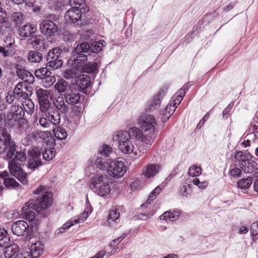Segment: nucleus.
<instances>
[{"label": "nucleus", "mask_w": 258, "mask_h": 258, "mask_svg": "<svg viewBox=\"0 0 258 258\" xmlns=\"http://www.w3.org/2000/svg\"><path fill=\"white\" fill-rule=\"evenodd\" d=\"M73 225V223L72 222H71L70 220L64 224L62 227L56 229L55 231V234L56 235H59L60 233H62L65 232V230L70 228L71 226Z\"/></svg>", "instance_id": "13d9d810"}, {"label": "nucleus", "mask_w": 258, "mask_h": 258, "mask_svg": "<svg viewBox=\"0 0 258 258\" xmlns=\"http://www.w3.org/2000/svg\"><path fill=\"white\" fill-rule=\"evenodd\" d=\"M37 28L29 23L20 26L18 29L19 35L23 38L32 36L36 32Z\"/></svg>", "instance_id": "6ab92c4d"}, {"label": "nucleus", "mask_w": 258, "mask_h": 258, "mask_svg": "<svg viewBox=\"0 0 258 258\" xmlns=\"http://www.w3.org/2000/svg\"><path fill=\"white\" fill-rule=\"evenodd\" d=\"M98 65L96 62H89L83 66V70L87 73H91L96 71Z\"/></svg>", "instance_id": "a18cd8bd"}, {"label": "nucleus", "mask_w": 258, "mask_h": 258, "mask_svg": "<svg viewBox=\"0 0 258 258\" xmlns=\"http://www.w3.org/2000/svg\"><path fill=\"white\" fill-rule=\"evenodd\" d=\"M45 116L47 118L48 120L54 125H58L60 122V116L59 112L56 110L51 108L44 110Z\"/></svg>", "instance_id": "f3484780"}, {"label": "nucleus", "mask_w": 258, "mask_h": 258, "mask_svg": "<svg viewBox=\"0 0 258 258\" xmlns=\"http://www.w3.org/2000/svg\"><path fill=\"white\" fill-rule=\"evenodd\" d=\"M26 159V155L23 152H16L12 160H15L16 162L23 163L25 161Z\"/></svg>", "instance_id": "4d7b16f0"}, {"label": "nucleus", "mask_w": 258, "mask_h": 258, "mask_svg": "<svg viewBox=\"0 0 258 258\" xmlns=\"http://www.w3.org/2000/svg\"><path fill=\"white\" fill-rule=\"evenodd\" d=\"M18 99L13 92H9L7 94V95L6 97V101L11 104L13 103L15 99Z\"/></svg>", "instance_id": "69168bd1"}, {"label": "nucleus", "mask_w": 258, "mask_h": 258, "mask_svg": "<svg viewBox=\"0 0 258 258\" xmlns=\"http://www.w3.org/2000/svg\"><path fill=\"white\" fill-rule=\"evenodd\" d=\"M31 257H32V255L29 249L20 250L17 256V258H31Z\"/></svg>", "instance_id": "052dcab7"}, {"label": "nucleus", "mask_w": 258, "mask_h": 258, "mask_svg": "<svg viewBox=\"0 0 258 258\" xmlns=\"http://www.w3.org/2000/svg\"><path fill=\"white\" fill-rule=\"evenodd\" d=\"M56 151L54 148H45L42 152V156L44 159L46 161L51 160L55 156Z\"/></svg>", "instance_id": "58836bf2"}, {"label": "nucleus", "mask_w": 258, "mask_h": 258, "mask_svg": "<svg viewBox=\"0 0 258 258\" xmlns=\"http://www.w3.org/2000/svg\"><path fill=\"white\" fill-rule=\"evenodd\" d=\"M24 114L25 112L23 110V108L19 104H15L14 105L11 106L10 111L8 113V114H9V117H11L10 119L12 118V115H15L16 118H20L22 116H24Z\"/></svg>", "instance_id": "7c9ffc66"}, {"label": "nucleus", "mask_w": 258, "mask_h": 258, "mask_svg": "<svg viewBox=\"0 0 258 258\" xmlns=\"http://www.w3.org/2000/svg\"><path fill=\"white\" fill-rule=\"evenodd\" d=\"M88 212L87 211H84L82 213L80 214L78 218L71 219L70 221L71 222H72L74 225L75 224L80 223L85 221L88 217Z\"/></svg>", "instance_id": "09e8293b"}, {"label": "nucleus", "mask_w": 258, "mask_h": 258, "mask_svg": "<svg viewBox=\"0 0 258 258\" xmlns=\"http://www.w3.org/2000/svg\"><path fill=\"white\" fill-rule=\"evenodd\" d=\"M251 177L242 179L237 182V186L241 189H246L248 188L252 184Z\"/></svg>", "instance_id": "79ce46f5"}, {"label": "nucleus", "mask_w": 258, "mask_h": 258, "mask_svg": "<svg viewBox=\"0 0 258 258\" xmlns=\"http://www.w3.org/2000/svg\"><path fill=\"white\" fill-rule=\"evenodd\" d=\"M81 10L70 8L64 15V18L67 22L69 23H75L80 20L82 16Z\"/></svg>", "instance_id": "2eb2a0df"}, {"label": "nucleus", "mask_w": 258, "mask_h": 258, "mask_svg": "<svg viewBox=\"0 0 258 258\" xmlns=\"http://www.w3.org/2000/svg\"><path fill=\"white\" fill-rule=\"evenodd\" d=\"M11 229L14 234L23 236L28 233L29 225L25 221L20 220L13 224Z\"/></svg>", "instance_id": "4468645a"}, {"label": "nucleus", "mask_w": 258, "mask_h": 258, "mask_svg": "<svg viewBox=\"0 0 258 258\" xmlns=\"http://www.w3.org/2000/svg\"><path fill=\"white\" fill-rule=\"evenodd\" d=\"M35 205L34 201H29L25 204L22 209V214L30 220H33L35 217V213L32 211L35 210Z\"/></svg>", "instance_id": "dca6fc26"}, {"label": "nucleus", "mask_w": 258, "mask_h": 258, "mask_svg": "<svg viewBox=\"0 0 258 258\" xmlns=\"http://www.w3.org/2000/svg\"><path fill=\"white\" fill-rule=\"evenodd\" d=\"M69 4L71 7V8L81 10V11L84 10V13L88 11V8H84V1L83 0H70Z\"/></svg>", "instance_id": "e433bc0d"}, {"label": "nucleus", "mask_w": 258, "mask_h": 258, "mask_svg": "<svg viewBox=\"0 0 258 258\" xmlns=\"http://www.w3.org/2000/svg\"><path fill=\"white\" fill-rule=\"evenodd\" d=\"M43 244L40 241H36L31 246L30 252L33 258H37L43 252Z\"/></svg>", "instance_id": "cd10ccee"}, {"label": "nucleus", "mask_w": 258, "mask_h": 258, "mask_svg": "<svg viewBox=\"0 0 258 258\" xmlns=\"http://www.w3.org/2000/svg\"><path fill=\"white\" fill-rule=\"evenodd\" d=\"M56 81L55 77L51 75L46 76L43 78V84L45 88H48L52 85Z\"/></svg>", "instance_id": "de8ad7c7"}, {"label": "nucleus", "mask_w": 258, "mask_h": 258, "mask_svg": "<svg viewBox=\"0 0 258 258\" xmlns=\"http://www.w3.org/2000/svg\"><path fill=\"white\" fill-rule=\"evenodd\" d=\"M4 185L8 187H14L18 185V183L13 178H7L4 179Z\"/></svg>", "instance_id": "5fc2aeb1"}, {"label": "nucleus", "mask_w": 258, "mask_h": 258, "mask_svg": "<svg viewBox=\"0 0 258 258\" xmlns=\"http://www.w3.org/2000/svg\"><path fill=\"white\" fill-rule=\"evenodd\" d=\"M20 9L19 5L14 2H12L8 8L11 20L17 25L21 24L24 21L23 15L17 11Z\"/></svg>", "instance_id": "9d476101"}, {"label": "nucleus", "mask_w": 258, "mask_h": 258, "mask_svg": "<svg viewBox=\"0 0 258 258\" xmlns=\"http://www.w3.org/2000/svg\"><path fill=\"white\" fill-rule=\"evenodd\" d=\"M43 58V54L38 51L31 50L28 54V60L30 62H39Z\"/></svg>", "instance_id": "c9c22d12"}, {"label": "nucleus", "mask_w": 258, "mask_h": 258, "mask_svg": "<svg viewBox=\"0 0 258 258\" xmlns=\"http://www.w3.org/2000/svg\"><path fill=\"white\" fill-rule=\"evenodd\" d=\"M138 124L144 130V134L140 130V134H141L145 145L139 148V156H141L145 153L153 143L155 139V126L156 122L154 117L152 115H144L141 116L138 119Z\"/></svg>", "instance_id": "f257e3e1"}, {"label": "nucleus", "mask_w": 258, "mask_h": 258, "mask_svg": "<svg viewBox=\"0 0 258 258\" xmlns=\"http://www.w3.org/2000/svg\"><path fill=\"white\" fill-rule=\"evenodd\" d=\"M39 28L42 34L48 36H54L58 31L57 26L48 20H43L40 23Z\"/></svg>", "instance_id": "9b49d317"}, {"label": "nucleus", "mask_w": 258, "mask_h": 258, "mask_svg": "<svg viewBox=\"0 0 258 258\" xmlns=\"http://www.w3.org/2000/svg\"><path fill=\"white\" fill-rule=\"evenodd\" d=\"M12 118L10 119L9 114H7V124L11 127H16L17 128H23L24 125L26 124L27 120L24 118V116L16 118L15 115H12Z\"/></svg>", "instance_id": "412c9836"}, {"label": "nucleus", "mask_w": 258, "mask_h": 258, "mask_svg": "<svg viewBox=\"0 0 258 258\" xmlns=\"http://www.w3.org/2000/svg\"><path fill=\"white\" fill-rule=\"evenodd\" d=\"M256 163L248 160L240 163V167L245 173H252L256 169Z\"/></svg>", "instance_id": "c756f323"}, {"label": "nucleus", "mask_w": 258, "mask_h": 258, "mask_svg": "<svg viewBox=\"0 0 258 258\" xmlns=\"http://www.w3.org/2000/svg\"><path fill=\"white\" fill-rule=\"evenodd\" d=\"M126 171V167L123 162L117 160H111L109 162L107 172L113 177L122 176Z\"/></svg>", "instance_id": "39448f33"}, {"label": "nucleus", "mask_w": 258, "mask_h": 258, "mask_svg": "<svg viewBox=\"0 0 258 258\" xmlns=\"http://www.w3.org/2000/svg\"><path fill=\"white\" fill-rule=\"evenodd\" d=\"M53 102V104L56 108L57 109L63 114H67L69 110V108L66 104L64 102V96L62 97L61 95L51 98Z\"/></svg>", "instance_id": "aec40b11"}, {"label": "nucleus", "mask_w": 258, "mask_h": 258, "mask_svg": "<svg viewBox=\"0 0 258 258\" xmlns=\"http://www.w3.org/2000/svg\"><path fill=\"white\" fill-rule=\"evenodd\" d=\"M4 140L5 141L0 138V154L3 153L6 151V148H8L9 149L7 153V157L9 159H11L14 156L16 151L15 143L14 142V145L13 146V150H11L10 143H7L6 139H4Z\"/></svg>", "instance_id": "393cba45"}, {"label": "nucleus", "mask_w": 258, "mask_h": 258, "mask_svg": "<svg viewBox=\"0 0 258 258\" xmlns=\"http://www.w3.org/2000/svg\"><path fill=\"white\" fill-rule=\"evenodd\" d=\"M52 91L39 88L36 91V95L38 98L40 108L44 111L48 109L51 105L49 98L51 99Z\"/></svg>", "instance_id": "423d86ee"}, {"label": "nucleus", "mask_w": 258, "mask_h": 258, "mask_svg": "<svg viewBox=\"0 0 258 258\" xmlns=\"http://www.w3.org/2000/svg\"><path fill=\"white\" fill-rule=\"evenodd\" d=\"M10 238L7 231L4 228L0 229V246H6L10 242Z\"/></svg>", "instance_id": "4c0bfd02"}, {"label": "nucleus", "mask_w": 258, "mask_h": 258, "mask_svg": "<svg viewBox=\"0 0 258 258\" xmlns=\"http://www.w3.org/2000/svg\"><path fill=\"white\" fill-rule=\"evenodd\" d=\"M61 50L59 47H55L50 50L47 54V60L49 61L51 59L59 58Z\"/></svg>", "instance_id": "ea45409f"}, {"label": "nucleus", "mask_w": 258, "mask_h": 258, "mask_svg": "<svg viewBox=\"0 0 258 258\" xmlns=\"http://www.w3.org/2000/svg\"><path fill=\"white\" fill-rule=\"evenodd\" d=\"M17 74L20 78L24 81V83L31 84L34 82V78L28 71L23 68H18Z\"/></svg>", "instance_id": "b1692460"}, {"label": "nucleus", "mask_w": 258, "mask_h": 258, "mask_svg": "<svg viewBox=\"0 0 258 258\" xmlns=\"http://www.w3.org/2000/svg\"><path fill=\"white\" fill-rule=\"evenodd\" d=\"M170 109H172V108L167 105L166 107L163 110L162 113L161 117L162 121H165L167 120L169 118L172 114H173L174 111H172L170 110Z\"/></svg>", "instance_id": "603ef678"}, {"label": "nucleus", "mask_w": 258, "mask_h": 258, "mask_svg": "<svg viewBox=\"0 0 258 258\" xmlns=\"http://www.w3.org/2000/svg\"><path fill=\"white\" fill-rule=\"evenodd\" d=\"M33 194L38 195L34 201L35 211L39 212L50 207L52 203V194L47 190L44 186H39Z\"/></svg>", "instance_id": "7ed1b4c3"}, {"label": "nucleus", "mask_w": 258, "mask_h": 258, "mask_svg": "<svg viewBox=\"0 0 258 258\" xmlns=\"http://www.w3.org/2000/svg\"><path fill=\"white\" fill-rule=\"evenodd\" d=\"M4 46L0 47V53H2L4 56H8L13 55L15 53V40L14 37L8 35L4 38Z\"/></svg>", "instance_id": "1a4fd4ad"}, {"label": "nucleus", "mask_w": 258, "mask_h": 258, "mask_svg": "<svg viewBox=\"0 0 258 258\" xmlns=\"http://www.w3.org/2000/svg\"><path fill=\"white\" fill-rule=\"evenodd\" d=\"M21 163L16 162L15 160H12L9 164V170L13 176L23 184H26L27 183V174L21 168Z\"/></svg>", "instance_id": "0eeeda50"}, {"label": "nucleus", "mask_w": 258, "mask_h": 258, "mask_svg": "<svg viewBox=\"0 0 258 258\" xmlns=\"http://www.w3.org/2000/svg\"><path fill=\"white\" fill-rule=\"evenodd\" d=\"M54 88L60 95H62V94H66L72 88L69 85L68 82L61 79L54 84Z\"/></svg>", "instance_id": "5701e85b"}, {"label": "nucleus", "mask_w": 258, "mask_h": 258, "mask_svg": "<svg viewBox=\"0 0 258 258\" xmlns=\"http://www.w3.org/2000/svg\"><path fill=\"white\" fill-rule=\"evenodd\" d=\"M143 138L140 130L136 127L131 128L128 132H118L113 137L114 140L118 142L119 150L124 154L133 153L135 149L133 140L136 139L143 143Z\"/></svg>", "instance_id": "f03ea898"}, {"label": "nucleus", "mask_w": 258, "mask_h": 258, "mask_svg": "<svg viewBox=\"0 0 258 258\" xmlns=\"http://www.w3.org/2000/svg\"><path fill=\"white\" fill-rule=\"evenodd\" d=\"M66 102L69 104L74 105L79 103L81 96L76 90L72 88L66 94H64Z\"/></svg>", "instance_id": "a211bd4d"}, {"label": "nucleus", "mask_w": 258, "mask_h": 258, "mask_svg": "<svg viewBox=\"0 0 258 258\" xmlns=\"http://www.w3.org/2000/svg\"><path fill=\"white\" fill-rule=\"evenodd\" d=\"M75 52L76 54V58L80 61H84L87 60V55L83 54L88 53L90 54V45L87 42H82L78 44L75 48Z\"/></svg>", "instance_id": "ddd939ff"}, {"label": "nucleus", "mask_w": 258, "mask_h": 258, "mask_svg": "<svg viewBox=\"0 0 258 258\" xmlns=\"http://www.w3.org/2000/svg\"><path fill=\"white\" fill-rule=\"evenodd\" d=\"M120 216L119 213L116 210H112L110 211L109 214V219L113 221L118 219Z\"/></svg>", "instance_id": "338daca9"}, {"label": "nucleus", "mask_w": 258, "mask_h": 258, "mask_svg": "<svg viewBox=\"0 0 258 258\" xmlns=\"http://www.w3.org/2000/svg\"><path fill=\"white\" fill-rule=\"evenodd\" d=\"M27 90V87L26 83L21 82L17 84L13 92L18 99L22 98L23 100L28 97V94L26 92Z\"/></svg>", "instance_id": "4be33fe9"}, {"label": "nucleus", "mask_w": 258, "mask_h": 258, "mask_svg": "<svg viewBox=\"0 0 258 258\" xmlns=\"http://www.w3.org/2000/svg\"><path fill=\"white\" fill-rule=\"evenodd\" d=\"M112 152V148L106 145H103L102 147V150L99 152V154L102 156H104V157L107 158L109 154Z\"/></svg>", "instance_id": "6e6d98bb"}, {"label": "nucleus", "mask_w": 258, "mask_h": 258, "mask_svg": "<svg viewBox=\"0 0 258 258\" xmlns=\"http://www.w3.org/2000/svg\"><path fill=\"white\" fill-rule=\"evenodd\" d=\"M160 169V167L157 164H150L143 171V174L147 178L155 176Z\"/></svg>", "instance_id": "bb28decb"}, {"label": "nucleus", "mask_w": 258, "mask_h": 258, "mask_svg": "<svg viewBox=\"0 0 258 258\" xmlns=\"http://www.w3.org/2000/svg\"><path fill=\"white\" fill-rule=\"evenodd\" d=\"M161 188L159 186H157L156 188H155V189L150 193L147 203L150 204L152 201L156 199L157 195L159 194Z\"/></svg>", "instance_id": "bf43d9fd"}, {"label": "nucleus", "mask_w": 258, "mask_h": 258, "mask_svg": "<svg viewBox=\"0 0 258 258\" xmlns=\"http://www.w3.org/2000/svg\"><path fill=\"white\" fill-rule=\"evenodd\" d=\"M54 136L59 140L66 139L68 136L67 132L61 127H57L53 130Z\"/></svg>", "instance_id": "37998d69"}, {"label": "nucleus", "mask_w": 258, "mask_h": 258, "mask_svg": "<svg viewBox=\"0 0 258 258\" xmlns=\"http://www.w3.org/2000/svg\"><path fill=\"white\" fill-rule=\"evenodd\" d=\"M76 85L82 92H84V90L90 85V78L87 75H79L78 77Z\"/></svg>", "instance_id": "a878e982"}, {"label": "nucleus", "mask_w": 258, "mask_h": 258, "mask_svg": "<svg viewBox=\"0 0 258 258\" xmlns=\"http://www.w3.org/2000/svg\"><path fill=\"white\" fill-rule=\"evenodd\" d=\"M22 108L24 111H26L29 114H32L34 111V104L31 99H29L28 97L25 98L21 100Z\"/></svg>", "instance_id": "473e14b6"}, {"label": "nucleus", "mask_w": 258, "mask_h": 258, "mask_svg": "<svg viewBox=\"0 0 258 258\" xmlns=\"http://www.w3.org/2000/svg\"><path fill=\"white\" fill-rule=\"evenodd\" d=\"M6 124H7V117L6 118L5 114L0 113V134L6 139L7 143H10L11 150H13L14 142L11 140L10 131L9 128L6 127Z\"/></svg>", "instance_id": "f8f14e48"}, {"label": "nucleus", "mask_w": 258, "mask_h": 258, "mask_svg": "<svg viewBox=\"0 0 258 258\" xmlns=\"http://www.w3.org/2000/svg\"><path fill=\"white\" fill-rule=\"evenodd\" d=\"M42 148L39 147H34L28 151L29 159L28 167L34 169L42 164L41 160Z\"/></svg>", "instance_id": "6e6552de"}, {"label": "nucleus", "mask_w": 258, "mask_h": 258, "mask_svg": "<svg viewBox=\"0 0 258 258\" xmlns=\"http://www.w3.org/2000/svg\"><path fill=\"white\" fill-rule=\"evenodd\" d=\"M62 64V61L60 58L51 59L47 62V65L53 70H56L60 68Z\"/></svg>", "instance_id": "8fccbe9b"}, {"label": "nucleus", "mask_w": 258, "mask_h": 258, "mask_svg": "<svg viewBox=\"0 0 258 258\" xmlns=\"http://www.w3.org/2000/svg\"><path fill=\"white\" fill-rule=\"evenodd\" d=\"M44 132L41 131H35L33 132L30 133L28 135L27 137L30 140H36L38 137L41 138L44 135Z\"/></svg>", "instance_id": "864d4df0"}, {"label": "nucleus", "mask_w": 258, "mask_h": 258, "mask_svg": "<svg viewBox=\"0 0 258 258\" xmlns=\"http://www.w3.org/2000/svg\"><path fill=\"white\" fill-rule=\"evenodd\" d=\"M102 49V46L98 43L95 42L90 45V52L97 53Z\"/></svg>", "instance_id": "e2e57ef3"}, {"label": "nucleus", "mask_w": 258, "mask_h": 258, "mask_svg": "<svg viewBox=\"0 0 258 258\" xmlns=\"http://www.w3.org/2000/svg\"><path fill=\"white\" fill-rule=\"evenodd\" d=\"M201 168L200 166L194 165L188 170V174L191 176H198L201 174Z\"/></svg>", "instance_id": "3c124183"}, {"label": "nucleus", "mask_w": 258, "mask_h": 258, "mask_svg": "<svg viewBox=\"0 0 258 258\" xmlns=\"http://www.w3.org/2000/svg\"><path fill=\"white\" fill-rule=\"evenodd\" d=\"M234 157L235 159L239 161H241V162L246 160L245 155L241 151L236 152Z\"/></svg>", "instance_id": "0e129e2a"}, {"label": "nucleus", "mask_w": 258, "mask_h": 258, "mask_svg": "<svg viewBox=\"0 0 258 258\" xmlns=\"http://www.w3.org/2000/svg\"><path fill=\"white\" fill-rule=\"evenodd\" d=\"M51 74V72L45 68H41L35 72V76L39 79H43L46 76Z\"/></svg>", "instance_id": "49530a36"}, {"label": "nucleus", "mask_w": 258, "mask_h": 258, "mask_svg": "<svg viewBox=\"0 0 258 258\" xmlns=\"http://www.w3.org/2000/svg\"><path fill=\"white\" fill-rule=\"evenodd\" d=\"M39 123L41 126L45 128H49L51 125L50 122L46 117H40L39 119Z\"/></svg>", "instance_id": "680f3d73"}, {"label": "nucleus", "mask_w": 258, "mask_h": 258, "mask_svg": "<svg viewBox=\"0 0 258 258\" xmlns=\"http://www.w3.org/2000/svg\"><path fill=\"white\" fill-rule=\"evenodd\" d=\"M18 246L13 244L7 246L5 249V256L6 258H17L18 254Z\"/></svg>", "instance_id": "c85d7f7f"}, {"label": "nucleus", "mask_w": 258, "mask_h": 258, "mask_svg": "<svg viewBox=\"0 0 258 258\" xmlns=\"http://www.w3.org/2000/svg\"><path fill=\"white\" fill-rule=\"evenodd\" d=\"M33 47L39 50H42L45 48V43L42 36H38L35 37L31 41Z\"/></svg>", "instance_id": "f704fd0d"}, {"label": "nucleus", "mask_w": 258, "mask_h": 258, "mask_svg": "<svg viewBox=\"0 0 258 258\" xmlns=\"http://www.w3.org/2000/svg\"><path fill=\"white\" fill-rule=\"evenodd\" d=\"M78 73L76 68L66 70L62 74L63 77L67 80H71L76 77Z\"/></svg>", "instance_id": "a19ab883"}, {"label": "nucleus", "mask_w": 258, "mask_h": 258, "mask_svg": "<svg viewBox=\"0 0 258 258\" xmlns=\"http://www.w3.org/2000/svg\"><path fill=\"white\" fill-rule=\"evenodd\" d=\"M43 138L45 139L46 144L50 146L55 145V140L52 134L49 132H44Z\"/></svg>", "instance_id": "c03bdc74"}, {"label": "nucleus", "mask_w": 258, "mask_h": 258, "mask_svg": "<svg viewBox=\"0 0 258 258\" xmlns=\"http://www.w3.org/2000/svg\"><path fill=\"white\" fill-rule=\"evenodd\" d=\"M110 159L103 157L102 156H98L95 161V165L97 168L101 170H107L108 168L109 162Z\"/></svg>", "instance_id": "2f4dec72"}, {"label": "nucleus", "mask_w": 258, "mask_h": 258, "mask_svg": "<svg viewBox=\"0 0 258 258\" xmlns=\"http://www.w3.org/2000/svg\"><path fill=\"white\" fill-rule=\"evenodd\" d=\"M91 188L98 196L105 197L110 192V186L107 176L97 174L91 178Z\"/></svg>", "instance_id": "20e7f679"}, {"label": "nucleus", "mask_w": 258, "mask_h": 258, "mask_svg": "<svg viewBox=\"0 0 258 258\" xmlns=\"http://www.w3.org/2000/svg\"><path fill=\"white\" fill-rule=\"evenodd\" d=\"M179 216V213L177 211H173L172 212L167 211L160 216V219L164 220L167 222H173L177 219Z\"/></svg>", "instance_id": "72a5a7b5"}, {"label": "nucleus", "mask_w": 258, "mask_h": 258, "mask_svg": "<svg viewBox=\"0 0 258 258\" xmlns=\"http://www.w3.org/2000/svg\"><path fill=\"white\" fill-rule=\"evenodd\" d=\"M250 232L253 235L258 234V221L253 222L250 226Z\"/></svg>", "instance_id": "774afa93"}]
</instances>
